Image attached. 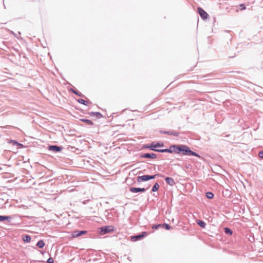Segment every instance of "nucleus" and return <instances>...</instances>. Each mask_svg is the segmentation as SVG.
<instances>
[{
  "label": "nucleus",
  "instance_id": "nucleus-22",
  "mask_svg": "<svg viewBox=\"0 0 263 263\" xmlns=\"http://www.w3.org/2000/svg\"><path fill=\"white\" fill-rule=\"evenodd\" d=\"M10 218L9 216H0V221H4Z\"/></svg>",
  "mask_w": 263,
  "mask_h": 263
},
{
  "label": "nucleus",
  "instance_id": "nucleus-5",
  "mask_svg": "<svg viewBox=\"0 0 263 263\" xmlns=\"http://www.w3.org/2000/svg\"><path fill=\"white\" fill-rule=\"evenodd\" d=\"M197 9L199 14H200L201 17L202 19L206 20V18H208L209 15L203 9H202L200 7H198Z\"/></svg>",
  "mask_w": 263,
  "mask_h": 263
},
{
  "label": "nucleus",
  "instance_id": "nucleus-30",
  "mask_svg": "<svg viewBox=\"0 0 263 263\" xmlns=\"http://www.w3.org/2000/svg\"><path fill=\"white\" fill-rule=\"evenodd\" d=\"M95 114V113H94V112H91V113H89V114H90V115H94Z\"/></svg>",
  "mask_w": 263,
  "mask_h": 263
},
{
  "label": "nucleus",
  "instance_id": "nucleus-19",
  "mask_svg": "<svg viewBox=\"0 0 263 263\" xmlns=\"http://www.w3.org/2000/svg\"><path fill=\"white\" fill-rule=\"evenodd\" d=\"M80 231H74L73 232V234L72 235V237H79L80 236V234L79 233Z\"/></svg>",
  "mask_w": 263,
  "mask_h": 263
},
{
  "label": "nucleus",
  "instance_id": "nucleus-16",
  "mask_svg": "<svg viewBox=\"0 0 263 263\" xmlns=\"http://www.w3.org/2000/svg\"><path fill=\"white\" fill-rule=\"evenodd\" d=\"M197 224L200 226L202 228H205V223L204 221L202 220H198L197 221Z\"/></svg>",
  "mask_w": 263,
  "mask_h": 263
},
{
  "label": "nucleus",
  "instance_id": "nucleus-1",
  "mask_svg": "<svg viewBox=\"0 0 263 263\" xmlns=\"http://www.w3.org/2000/svg\"><path fill=\"white\" fill-rule=\"evenodd\" d=\"M171 148H173V151L176 152L177 153H179L180 152H182V154L183 155H192L197 157H199V156L198 154L191 151L190 148L186 145H174L172 146Z\"/></svg>",
  "mask_w": 263,
  "mask_h": 263
},
{
  "label": "nucleus",
  "instance_id": "nucleus-9",
  "mask_svg": "<svg viewBox=\"0 0 263 263\" xmlns=\"http://www.w3.org/2000/svg\"><path fill=\"white\" fill-rule=\"evenodd\" d=\"M129 190L132 193H137L139 192H144L145 189L144 188L131 187Z\"/></svg>",
  "mask_w": 263,
  "mask_h": 263
},
{
  "label": "nucleus",
  "instance_id": "nucleus-3",
  "mask_svg": "<svg viewBox=\"0 0 263 263\" xmlns=\"http://www.w3.org/2000/svg\"><path fill=\"white\" fill-rule=\"evenodd\" d=\"M163 146V143L162 142L160 143H157L155 142H154L152 143L151 145L149 146H148L147 147L151 149L153 151H155L157 152H159L161 149H158L157 148Z\"/></svg>",
  "mask_w": 263,
  "mask_h": 263
},
{
  "label": "nucleus",
  "instance_id": "nucleus-15",
  "mask_svg": "<svg viewBox=\"0 0 263 263\" xmlns=\"http://www.w3.org/2000/svg\"><path fill=\"white\" fill-rule=\"evenodd\" d=\"M36 246L40 248H43L44 246H45L44 241L42 240L39 241L37 243Z\"/></svg>",
  "mask_w": 263,
  "mask_h": 263
},
{
  "label": "nucleus",
  "instance_id": "nucleus-12",
  "mask_svg": "<svg viewBox=\"0 0 263 263\" xmlns=\"http://www.w3.org/2000/svg\"><path fill=\"white\" fill-rule=\"evenodd\" d=\"M78 102H79L81 104L85 105H88L90 104V102L88 101H85L84 99H80L78 100Z\"/></svg>",
  "mask_w": 263,
  "mask_h": 263
},
{
  "label": "nucleus",
  "instance_id": "nucleus-20",
  "mask_svg": "<svg viewBox=\"0 0 263 263\" xmlns=\"http://www.w3.org/2000/svg\"><path fill=\"white\" fill-rule=\"evenodd\" d=\"M162 227L165 228L166 230H171L172 229V227H171L170 225L166 223H164L162 225H161Z\"/></svg>",
  "mask_w": 263,
  "mask_h": 263
},
{
  "label": "nucleus",
  "instance_id": "nucleus-25",
  "mask_svg": "<svg viewBox=\"0 0 263 263\" xmlns=\"http://www.w3.org/2000/svg\"><path fill=\"white\" fill-rule=\"evenodd\" d=\"M48 263H54L53 259L51 257L49 258L47 260Z\"/></svg>",
  "mask_w": 263,
  "mask_h": 263
},
{
  "label": "nucleus",
  "instance_id": "nucleus-29",
  "mask_svg": "<svg viewBox=\"0 0 263 263\" xmlns=\"http://www.w3.org/2000/svg\"><path fill=\"white\" fill-rule=\"evenodd\" d=\"M73 92L75 94L77 95H80L79 94H78V93L77 92H76L74 90H73Z\"/></svg>",
  "mask_w": 263,
  "mask_h": 263
},
{
  "label": "nucleus",
  "instance_id": "nucleus-27",
  "mask_svg": "<svg viewBox=\"0 0 263 263\" xmlns=\"http://www.w3.org/2000/svg\"><path fill=\"white\" fill-rule=\"evenodd\" d=\"M258 156L260 158H263V151H261V152H260L258 154Z\"/></svg>",
  "mask_w": 263,
  "mask_h": 263
},
{
  "label": "nucleus",
  "instance_id": "nucleus-2",
  "mask_svg": "<svg viewBox=\"0 0 263 263\" xmlns=\"http://www.w3.org/2000/svg\"><path fill=\"white\" fill-rule=\"evenodd\" d=\"M100 234L104 235L105 234L113 232L115 231V228L112 226H108L99 228Z\"/></svg>",
  "mask_w": 263,
  "mask_h": 263
},
{
  "label": "nucleus",
  "instance_id": "nucleus-6",
  "mask_svg": "<svg viewBox=\"0 0 263 263\" xmlns=\"http://www.w3.org/2000/svg\"><path fill=\"white\" fill-rule=\"evenodd\" d=\"M146 235H147V233L145 232H143L140 235L132 237L131 240L133 241H137L138 240H139V239L143 238L144 237H145Z\"/></svg>",
  "mask_w": 263,
  "mask_h": 263
},
{
  "label": "nucleus",
  "instance_id": "nucleus-8",
  "mask_svg": "<svg viewBox=\"0 0 263 263\" xmlns=\"http://www.w3.org/2000/svg\"><path fill=\"white\" fill-rule=\"evenodd\" d=\"M49 149L50 151L58 152L61 151V147L56 145H51L49 147Z\"/></svg>",
  "mask_w": 263,
  "mask_h": 263
},
{
  "label": "nucleus",
  "instance_id": "nucleus-18",
  "mask_svg": "<svg viewBox=\"0 0 263 263\" xmlns=\"http://www.w3.org/2000/svg\"><path fill=\"white\" fill-rule=\"evenodd\" d=\"M224 231L226 234H229L230 235L232 234V231L230 229H229L228 228H225L224 229Z\"/></svg>",
  "mask_w": 263,
  "mask_h": 263
},
{
  "label": "nucleus",
  "instance_id": "nucleus-14",
  "mask_svg": "<svg viewBox=\"0 0 263 263\" xmlns=\"http://www.w3.org/2000/svg\"><path fill=\"white\" fill-rule=\"evenodd\" d=\"M31 239V237L29 235H25L23 237V240L24 242H30Z\"/></svg>",
  "mask_w": 263,
  "mask_h": 263
},
{
  "label": "nucleus",
  "instance_id": "nucleus-10",
  "mask_svg": "<svg viewBox=\"0 0 263 263\" xmlns=\"http://www.w3.org/2000/svg\"><path fill=\"white\" fill-rule=\"evenodd\" d=\"M165 180L166 183L171 186H173L175 184L174 180L172 178L167 177L165 178Z\"/></svg>",
  "mask_w": 263,
  "mask_h": 263
},
{
  "label": "nucleus",
  "instance_id": "nucleus-31",
  "mask_svg": "<svg viewBox=\"0 0 263 263\" xmlns=\"http://www.w3.org/2000/svg\"><path fill=\"white\" fill-rule=\"evenodd\" d=\"M97 115H99L100 114L99 112L96 113Z\"/></svg>",
  "mask_w": 263,
  "mask_h": 263
},
{
  "label": "nucleus",
  "instance_id": "nucleus-21",
  "mask_svg": "<svg viewBox=\"0 0 263 263\" xmlns=\"http://www.w3.org/2000/svg\"><path fill=\"white\" fill-rule=\"evenodd\" d=\"M206 197H207V198H209V199H212V198H213V197H214V195H213V194L212 193H211V192H208V193H206Z\"/></svg>",
  "mask_w": 263,
  "mask_h": 263
},
{
  "label": "nucleus",
  "instance_id": "nucleus-24",
  "mask_svg": "<svg viewBox=\"0 0 263 263\" xmlns=\"http://www.w3.org/2000/svg\"><path fill=\"white\" fill-rule=\"evenodd\" d=\"M239 7L240 10H243L246 9V7H245V5H243V4L239 5Z\"/></svg>",
  "mask_w": 263,
  "mask_h": 263
},
{
  "label": "nucleus",
  "instance_id": "nucleus-23",
  "mask_svg": "<svg viewBox=\"0 0 263 263\" xmlns=\"http://www.w3.org/2000/svg\"><path fill=\"white\" fill-rule=\"evenodd\" d=\"M171 148H172L171 147ZM173 151V150H172L171 149H161L160 151H159V152H169V153H172Z\"/></svg>",
  "mask_w": 263,
  "mask_h": 263
},
{
  "label": "nucleus",
  "instance_id": "nucleus-17",
  "mask_svg": "<svg viewBox=\"0 0 263 263\" xmlns=\"http://www.w3.org/2000/svg\"><path fill=\"white\" fill-rule=\"evenodd\" d=\"M159 188V185L158 183H156L153 187L152 191L153 192L157 191Z\"/></svg>",
  "mask_w": 263,
  "mask_h": 263
},
{
  "label": "nucleus",
  "instance_id": "nucleus-26",
  "mask_svg": "<svg viewBox=\"0 0 263 263\" xmlns=\"http://www.w3.org/2000/svg\"><path fill=\"white\" fill-rule=\"evenodd\" d=\"M160 226H161V224L154 225V226H153L152 228L153 229H158Z\"/></svg>",
  "mask_w": 263,
  "mask_h": 263
},
{
  "label": "nucleus",
  "instance_id": "nucleus-4",
  "mask_svg": "<svg viewBox=\"0 0 263 263\" xmlns=\"http://www.w3.org/2000/svg\"><path fill=\"white\" fill-rule=\"evenodd\" d=\"M155 175L154 176H149V175H143L141 176H139L138 177V182H141V181H145L148 180L149 179H152L155 178Z\"/></svg>",
  "mask_w": 263,
  "mask_h": 263
},
{
  "label": "nucleus",
  "instance_id": "nucleus-28",
  "mask_svg": "<svg viewBox=\"0 0 263 263\" xmlns=\"http://www.w3.org/2000/svg\"><path fill=\"white\" fill-rule=\"evenodd\" d=\"M79 233L80 234V235H82L83 234H85L87 233V232L86 231H80Z\"/></svg>",
  "mask_w": 263,
  "mask_h": 263
},
{
  "label": "nucleus",
  "instance_id": "nucleus-11",
  "mask_svg": "<svg viewBox=\"0 0 263 263\" xmlns=\"http://www.w3.org/2000/svg\"><path fill=\"white\" fill-rule=\"evenodd\" d=\"M8 143H10V144H12L13 145H17V146H20L21 147H23V144L18 143L16 141L14 140H9Z\"/></svg>",
  "mask_w": 263,
  "mask_h": 263
},
{
  "label": "nucleus",
  "instance_id": "nucleus-7",
  "mask_svg": "<svg viewBox=\"0 0 263 263\" xmlns=\"http://www.w3.org/2000/svg\"><path fill=\"white\" fill-rule=\"evenodd\" d=\"M142 157L143 158H151V159H155L157 157V155L154 153H146L143 154Z\"/></svg>",
  "mask_w": 263,
  "mask_h": 263
},
{
  "label": "nucleus",
  "instance_id": "nucleus-13",
  "mask_svg": "<svg viewBox=\"0 0 263 263\" xmlns=\"http://www.w3.org/2000/svg\"><path fill=\"white\" fill-rule=\"evenodd\" d=\"M80 120L82 122H83L86 123L87 125H93V122L91 120H90L85 119H80Z\"/></svg>",
  "mask_w": 263,
  "mask_h": 263
}]
</instances>
